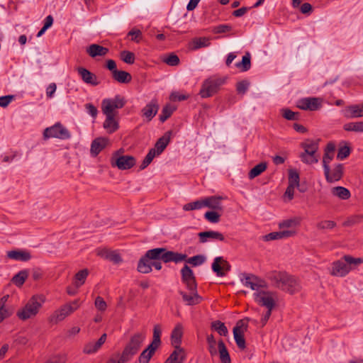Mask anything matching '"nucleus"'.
Masks as SVG:
<instances>
[{
    "label": "nucleus",
    "instance_id": "1",
    "mask_svg": "<svg viewBox=\"0 0 363 363\" xmlns=\"http://www.w3.org/2000/svg\"><path fill=\"white\" fill-rule=\"evenodd\" d=\"M186 258V254L167 250L164 247H157L147 250L138 262L137 270L142 274H148L152 271V260H162L164 263L174 262L178 263Z\"/></svg>",
    "mask_w": 363,
    "mask_h": 363
},
{
    "label": "nucleus",
    "instance_id": "2",
    "mask_svg": "<svg viewBox=\"0 0 363 363\" xmlns=\"http://www.w3.org/2000/svg\"><path fill=\"white\" fill-rule=\"evenodd\" d=\"M267 277L275 287L291 295L299 292L301 289L299 281L286 272H272L269 273Z\"/></svg>",
    "mask_w": 363,
    "mask_h": 363
},
{
    "label": "nucleus",
    "instance_id": "3",
    "mask_svg": "<svg viewBox=\"0 0 363 363\" xmlns=\"http://www.w3.org/2000/svg\"><path fill=\"white\" fill-rule=\"evenodd\" d=\"M362 263H363L362 258L345 255L340 259L333 263L331 274L340 277H345Z\"/></svg>",
    "mask_w": 363,
    "mask_h": 363
},
{
    "label": "nucleus",
    "instance_id": "4",
    "mask_svg": "<svg viewBox=\"0 0 363 363\" xmlns=\"http://www.w3.org/2000/svg\"><path fill=\"white\" fill-rule=\"evenodd\" d=\"M45 301V298L43 295H33L26 305L17 311L16 316L23 321L35 317Z\"/></svg>",
    "mask_w": 363,
    "mask_h": 363
},
{
    "label": "nucleus",
    "instance_id": "5",
    "mask_svg": "<svg viewBox=\"0 0 363 363\" xmlns=\"http://www.w3.org/2000/svg\"><path fill=\"white\" fill-rule=\"evenodd\" d=\"M145 338V333L140 332L135 333L131 335L128 342L122 352L121 362L119 363H125L130 360L140 350Z\"/></svg>",
    "mask_w": 363,
    "mask_h": 363
},
{
    "label": "nucleus",
    "instance_id": "6",
    "mask_svg": "<svg viewBox=\"0 0 363 363\" xmlns=\"http://www.w3.org/2000/svg\"><path fill=\"white\" fill-rule=\"evenodd\" d=\"M225 83V79L211 77L206 79L201 86L199 94L201 98H208L216 94L220 87Z\"/></svg>",
    "mask_w": 363,
    "mask_h": 363
},
{
    "label": "nucleus",
    "instance_id": "7",
    "mask_svg": "<svg viewBox=\"0 0 363 363\" xmlns=\"http://www.w3.org/2000/svg\"><path fill=\"white\" fill-rule=\"evenodd\" d=\"M43 137L45 140L51 138L67 140L70 138L71 134L61 123L57 122L53 125L46 128L43 131Z\"/></svg>",
    "mask_w": 363,
    "mask_h": 363
},
{
    "label": "nucleus",
    "instance_id": "8",
    "mask_svg": "<svg viewBox=\"0 0 363 363\" xmlns=\"http://www.w3.org/2000/svg\"><path fill=\"white\" fill-rule=\"evenodd\" d=\"M125 104V97L117 94L113 99H104L101 103V109L103 113L116 114L117 111L115 110L123 108Z\"/></svg>",
    "mask_w": 363,
    "mask_h": 363
},
{
    "label": "nucleus",
    "instance_id": "9",
    "mask_svg": "<svg viewBox=\"0 0 363 363\" xmlns=\"http://www.w3.org/2000/svg\"><path fill=\"white\" fill-rule=\"evenodd\" d=\"M249 319L239 320L236 325L233 328V336L237 346L240 350H244L246 347V342L244 336L245 332L247 329V322Z\"/></svg>",
    "mask_w": 363,
    "mask_h": 363
},
{
    "label": "nucleus",
    "instance_id": "10",
    "mask_svg": "<svg viewBox=\"0 0 363 363\" xmlns=\"http://www.w3.org/2000/svg\"><path fill=\"white\" fill-rule=\"evenodd\" d=\"M135 159L133 156L122 155L119 156L118 152H115L111 158V164L112 167H118L119 169L125 170L132 168L135 164Z\"/></svg>",
    "mask_w": 363,
    "mask_h": 363
},
{
    "label": "nucleus",
    "instance_id": "11",
    "mask_svg": "<svg viewBox=\"0 0 363 363\" xmlns=\"http://www.w3.org/2000/svg\"><path fill=\"white\" fill-rule=\"evenodd\" d=\"M182 281L186 285L189 291H196L197 283L193 270L187 265L181 269Z\"/></svg>",
    "mask_w": 363,
    "mask_h": 363
},
{
    "label": "nucleus",
    "instance_id": "12",
    "mask_svg": "<svg viewBox=\"0 0 363 363\" xmlns=\"http://www.w3.org/2000/svg\"><path fill=\"white\" fill-rule=\"evenodd\" d=\"M256 302L262 306H264L267 310H272L275 305V301L272 296V293L267 291H261L255 294Z\"/></svg>",
    "mask_w": 363,
    "mask_h": 363
},
{
    "label": "nucleus",
    "instance_id": "13",
    "mask_svg": "<svg viewBox=\"0 0 363 363\" xmlns=\"http://www.w3.org/2000/svg\"><path fill=\"white\" fill-rule=\"evenodd\" d=\"M212 270L218 277H224L231 269L230 263L223 257H217L212 263Z\"/></svg>",
    "mask_w": 363,
    "mask_h": 363
},
{
    "label": "nucleus",
    "instance_id": "14",
    "mask_svg": "<svg viewBox=\"0 0 363 363\" xmlns=\"http://www.w3.org/2000/svg\"><path fill=\"white\" fill-rule=\"evenodd\" d=\"M321 102L322 100L319 98H303L298 101L297 107L305 111H317L321 108Z\"/></svg>",
    "mask_w": 363,
    "mask_h": 363
},
{
    "label": "nucleus",
    "instance_id": "15",
    "mask_svg": "<svg viewBox=\"0 0 363 363\" xmlns=\"http://www.w3.org/2000/svg\"><path fill=\"white\" fill-rule=\"evenodd\" d=\"M183 336V326L181 323H177L171 333V342L172 346L179 350L180 352H184V349L180 347L182 338Z\"/></svg>",
    "mask_w": 363,
    "mask_h": 363
},
{
    "label": "nucleus",
    "instance_id": "16",
    "mask_svg": "<svg viewBox=\"0 0 363 363\" xmlns=\"http://www.w3.org/2000/svg\"><path fill=\"white\" fill-rule=\"evenodd\" d=\"M344 166L342 164H337L330 172V167H328V173L324 172L325 179L329 183L337 182L343 177Z\"/></svg>",
    "mask_w": 363,
    "mask_h": 363
},
{
    "label": "nucleus",
    "instance_id": "17",
    "mask_svg": "<svg viewBox=\"0 0 363 363\" xmlns=\"http://www.w3.org/2000/svg\"><path fill=\"white\" fill-rule=\"evenodd\" d=\"M242 276L243 278L241 279V281L245 286L250 287L252 290H258L259 288L264 287V285L262 284L263 281L258 277L245 273Z\"/></svg>",
    "mask_w": 363,
    "mask_h": 363
},
{
    "label": "nucleus",
    "instance_id": "18",
    "mask_svg": "<svg viewBox=\"0 0 363 363\" xmlns=\"http://www.w3.org/2000/svg\"><path fill=\"white\" fill-rule=\"evenodd\" d=\"M159 110V104L157 99H152L141 111L143 116L145 117L147 121H150L157 114Z\"/></svg>",
    "mask_w": 363,
    "mask_h": 363
},
{
    "label": "nucleus",
    "instance_id": "19",
    "mask_svg": "<svg viewBox=\"0 0 363 363\" xmlns=\"http://www.w3.org/2000/svg\"><path fill=\"white\" fill-rule=\"evenodd\" d=\"M106 115V120L104 122L103 127L109 134L115 133L119 128L118 121L115 118L116 114L103 113Z\"/></svg>",
    "mask_w": 363,
    "mask_h": 363
},
{
    "label": "nucleus",
    "instance_id": "20",
    "mask_svg": "<svg viewBox=\"0 0 363 363\" xmlns=\"http://www.w3.org/2000/svg\"><path fill=\"white\" fill-rule=\"evenodd\" d=\"M77 69L84 83L91 84L92 86H97L99 84L96 74L91 72L87 69L79 67Z\"/></svg>",
    "mask_w": 363,
    "mask_h": 363
},
{
    "label": "nucleus",
    "instance_id": "21",
    "mask_svg": "<svg viewBox=\"0 0 363 363\" xmlns=\"http://www.w3.org/2000/svg\"><path fill=\"white\" fill-rule=\"evenodd\" d=\"M190 294H188L183 291H179V294L182 296V300L188 306H194L200 303L202 301V297L199 295L197 289L196 291H189Z\"/></svg>",
    "mask_w": 363,
    "mask_h": 363
},
{
    "label": "nucleus",
    "instance_id": "22",
    "mask_svg": "<svg viewBox=\"0 0 363 363\" xmlns=\"http://www.w3.org/2000/svg\"><path fill=\"white\" fill-rule=\"evenodd\" d=\"M7 257L16 260V261H21V262H28L29 261L32 256L30 252L27 250H14L8 251L6 253Z\"/></svg>",
    "mask_w": 363,
    "mask_h": 363
},
{
    "label": "nucleus",
    "instance_id": "23",
    "mask_svg": "<svg viewBox=\"0 0 363 363\" xmlns=\"http://www.w3.org/2000/svg\"><path fill=\"white\" fill-rule=\"evenodd\" d=\"M72 313V307L69 305L65 304L60 309L55 311L51 316V321H55V323L62 321Z\"/></svg>",
    "mask_w": 363,
    "mask_h": 363
},
{
    "label": "nucleus",
    "instance_id": "24",
    "mask_svg": "<svg viewBox=\"0 0 363 363\" xmlns=\"http://www.w3.org/2000/svg\"><path fill=\"white\" fill-rule=\"evenodd\" d=\"M223 199L222 196H212L203 199L204 205L206 207L211 208L218 211H223V207L221 205L220 201Z\"/></svg>",
    "mask_w": 363,
    "mask_h": 363
},
{
    "label": "nucleus",
    "instance_id": "25",
    "mask_svg": "<svg viewBox=\"0 0 363 363\" xmlns=\"http://www.w3.org/2000/svg\"><path fill=\"white\" fill-rule=\"evenodd\" d=\"M172 135V130L167 131L164 135L160 138L156 143L155 144V148L156 150L157 155H160L168 145L170 142V138Z\"/></svg>",
    "mask_w": 363,
    "mask_h": 363
},
{
    "label": "nucleus",
    "instance_id": "26",
    "mask_svg": "<svg viewBox=\"0 0 363 363\" xmlns=\"http://www.w3.org/2000/svg\"><path fill=\"white\" fill-rule=\"evenodd\" d=\"M198 235L199 238V241L201 243L206 242L208 241V238L216 239L220 241L225 240V237L223 236V235L217 231H212V230L203 231V232L199 233L198 234Z\"/></svg>",
    "mask_w": 363,
    "mask_h": 363
},
{
    "label": "nucleus",
    "instance_id": "27",
    "mask_svg": "<svg viewBox=\"0 0 363 363\" xmlns=\"http://www.w3.org/2000/svg\"><path fill=\"white\" fill-rule=\"evenodd\" d=\"M344 116L347 118H354L363 116L362 106L360 105H351L344 110Z\"/></svg>",
    "mask_w": 363,
    "mask_h": 363
},
{
    "label": "nucleus",
    "instance_id": "28",
    "mask_svg": "<svg viewBox=\"0 0 363 363\" xmlns=\"http://www.w3.org/2000/svg\"><path fill=\"white\" fill-rule=\"evenodd\" d=\"M108 139L105 138H97L94 139L91 145V152L96 156L107 145Z\"/></svg>",
    "mask_w": 363,
    "mask_h": 363
},
{
    "label": "nucleus",
    "instance_id": "29",
    "mask_svg": "<svg viewBox=\"0 0 363 363\" xmlns=\"http://www.w3.org/2000/svg\"><path fill=\"white\" fill-rule=\"evenodd\" d=\"M86 52L91 57L105 56L108 52V49L98 44H92L87 48Z\"/></svg>",
    "mask_w": 363,
    "mask_h": 363
},
{
    "label": "nucleus",
    "instance_id": "30",
    "mask_svg": "<svg viewBox=\"0 0 363 363\" xmlns=\"http://www.w3.org/2000/svg\"><path fill=\"white\" fill-rule=\"evenodd\" d=\"M112 77L115 81L121 84H128L132 80L131 74L123 70H115L112 74Z\"/></svg>",
    "mask_w": 363,
    "mask_h": 363
},
{
    "label": "nucleus",
    "instance_id": "31",
    "mask_svg": "<svg viewBox=\"0 0 363 363\" xmlns=\"http://www.w3.org/2000/svg\"><path fill=\"white\" fill-rule=\"evenodd\" d=\"M218 347L221 363H231L230 354L223 340H218Z\"/></svg>",
    "mask_w": 363,
    "mask_h": 363
},
{
    "label": "nucleus",
    "instance_id": "32",
    "mask_svg": "<svg viewBox=\"0 0 363 363\" xmlns=\"http://www.w3.org/2000/svg\"><path fill=\"white\" fill-rule=\"evenodd\" d=\"M89 270L87 269H84L79 271L77 274H75L72 284L76 286L77 287H80L82 286L89 275Z\"/></svg>",
    "mask_w": 363,
    "mask_h": 363
},
{
    "label": "nucleus",
    "instance_id": "33",
    "mask_svg": "<svg viewBox=\"0 0 363 363\" xmlns=\"http://www.w3.org/2000/svg\"><path fill=\"white\" fill-rule=\"evenodd\" d=\"M331 193L333 196L338 197L342 200L349 199L351 196L350 191L345 187L336 186L331 189Z\"/></svg>",
    "mask_w": 363,
    "mask_h": 363
},
{
    "label": "nucleus",
    "instance_id": "34",
    "mask_svg": "<svg viewBox=\"0 0 363 363\" xmlns=\"http://www.w3.org/2000/svg\"><path fill=\"white\" fill-rule=\"evenodd\" d=\"M28 277V271L27 269L21 270L11 279V281L16 286L21 287L23 285Z\"/></svg>",
    "mask_w": 363,
    "mask_h": 363
},
{
    "label": "nucleus",
    "instance_id": "35",
    "mask_svg": "<svg viewBox=\"0 0 363 363\" xmlns=\"http://www.w3.org/2000/svg\"><path fill=\"white\" fill-rule=\"evenodd\" d=\"M157 350L151 347L150 346H147L146 349H145L140 354L138 357L139 363H149L150 359L155 353Z\"/></svg>",
    "mask_w": 363,
    "mask_h": 363
},
{
    "label": "nucleus",
    "instance_id": "36",
    "mask_svg": "<svg viewBox=\"0 0 363 363\" xmlns=\"http://www.w3.org/2000/svg\"><path fill=\"white\" fill-rule=\"evenodd\" d=\"M208 39L206 38H195L189 43V48L196 50L209 45Z\"/></svg>",
    "mask_w": 363,
    "mask_h": 363
},
{
    "label": "nucleus",
    "instance_id": "37",
    "mask_svg": "<svg viewBox=\"0 0 363 363\" xmlns=\"http://www.w3.org/2000/svg\"><path fill=\"white\" fill-rule=\"evenodd\" d=\"M185 359V354L175 349L164 363H182Z\"/></svg>",
    "mask_w": 363,
    "mask_h": 363
},
{
    "label": "nucleus",
    "instance_id": "38",
    "mask_svg": "<svg viewBox=\"0 0 363 363\" xmlns=\"http://www.w3.org/2000/svg\"><path fill=\"white\" fill-rule=\"evenodd\" d=\"M185 359V354L175 349L164 363H182Z\"/></svg>",
    "mask_w": 363,
    "mask_h": 363
},
{
    "label": "nucleus",
    "instance_id": "39",
    "mask_svg": "<svg viewBox=\"0 0 363 363\" xmlns=\"http://www.w3.org/2000/svg\"><path fill=\"white\" fill-rule=\"evenodd\" d=\"M102 256L106 259L112 262L113 264H120L123 262L121 255L117 251L105 250Z\"/></svg>",
    "mask_w": 363,
    "mask_h": 363
},
{
    "label": "nucleus",
    "instance_id": "40",
    "mask_svg": "<svg viewBox=\"0 0 363 363\" xmlns=\"http://www.w3.org/2000/svg\"><path fill=\"white\" fill-rule=\"evenodd\" d=\"M161 334L162 331L160 329V326L159 325H156L154 326L153 329V338L151 343L149 345L151 347H153L156 350L161 345Z\"/></svg>",
    "mask_w": 363,
    "mask_h": 363
},
{
    "label": "nucleus",
    "instance_id": "41",
    "mask_svg": "<svg viewBox=\"0 0 363 363\" xmlns=\"http://www.w3.org/2000/svg\"><path fill=\"white\" fill-rule=\"evenodd\" d=\"M267 167V162H260L255 165L253 168H252L248 174V177L250 179H252L259 175H260L262 172H264Z\"/></svg>",
    "mask_w": 363,
    "mask_h": 363
},
{
    "label": "nucleus",
    "instance_id": "42",
    "mask_svg": "<svg viewBox=\"0 0 363 363\" xmlns=\"http://www.w3.org/2000/svg\"><path fill=\"white\" fill-rule=\"evenodd\" d=\"M211 328L218 332V333L222 336H226L228 333V328L225 323L220 320L212 322L211 324Z\"/></svg>",
    "mask_w": 363,
    "mask_h": 363
},
{
    "label": "nucleus",
    "instance_id": "43",
    "mask_svg": "<svg viewBox=\"0 0 363 363\" xmlns=\"http://www.w3.org/2000/svg\"><path fill=\"white\" fill-rule=\"evenodd\" d=\"M235 66L240 68L241 71L246 72L251 67V57L249 52H247L242 58V61L236 63Z\"/></svg>",
    "mask_w": 363,
    "mask_h": 363
},
{
    "label": "nucleus",
    "instance_id": "44",
    "mask_svg": "<svg viewBox=\"0 0 363 363\" xmlns=\"http://www.w3.org/2000/svg\"><path fill=\"white\" fill-rule=\"evenodd\" d=\"M343 128L346 131L363 132V121L345 123Z\"/></svg>",
    "mask_w": 363,
    "mask_h": 363
},
{
    "label": "nucleus",
    "instance_id": "45",
    "mask_svg": "<svg viewBox=\"0 0 363 363\" xmlns=\"http://www.w3.org/2000/svg\"><path fill=\"white\" fill-rule=\"evenodd\" d=\"M175 108L169 105H166L162 108V113L160 115V121L162 123L166 121L173 113Z\"/></svg>",
    "mask_w": 363,
    "mask_h": 363
},
{
    "label": "nucleus",
    "instance_id": "46",
    "mask_svg": "<svg viewBox=\"0 0 363 363\" xmlns=\"http://www.w3.org/2000/svg\"><path fill=\"white\" fill-rule=\"evenodd\" d=\"M184 261H186L187 263L196 267L204 263L206 257L203 255H197L189 258L186 257Z\"/></svg>",
    "mask_w": 363,
    "mask_h": 363
},
{
    "label": "nucleus",
    "instance_id": "47",
    "mask_svg": "<svg viewBox=\"0 0 363 363\" xmlns=\"http://www.w3.org/2000/svg\"><path fill=\"white\" fill-rule=\"evenodd\" d=\"M204 200H197L194 202L188 203L183 206V210L186 211L200 209L204 207Z\"/></svg>",
    "mask_w": 363,
    "mask_h": 363
},
{
    "label": "nucleus",
    "instance_id": "48",
    "mask_svg": "<svg viewBox=\"0 0 363 363\" xmlns=\"http://www.w3.org/2000/svg\"><path fill=\"white\" fill-rule=\"evenodd\" d=\"M300 177L298 172L295 169L289 170V184L299 187Z\"/></svg>",
    "mask_w": 363,
    "mask_h": 363
},
{
    "label": "nucleus",
    "instance_id": "49",
    "mask_svg": "<svg viewBox=\"0 0 363 363\" xmlns=\"http://www.w3.org/2000/svg\"><path fill=\"white\" fill-rule=\"evenodd\" d=\"M281 111L282 116L286 120L298 121L300 118V113L298 112H294L289 108H283Z\"/></svg>",
    "mask_w": 363,
    "mask_h": 363
},
{
    "label": "nucleus",
    "instance_id": "50",
    "mask_svg": "<svg viewBox=\"0 0 363 363\" xmlns=\"http://www.w3.org/2000/svg\"><path fill=\"white\" fill-rule=\"evenodd\" d=\"M220 214L218 212V211H207L204 214V218L209 222L212 223H218L220 220Z\"/></svg>",
    "mask_w": 363,
    "mask_h": 363
},
{
    "label": "nucleus",
    "instance_id": "51",
    "mask_svg": "<svg viewBox=\"0 0 363 363\" xmlns=\"http://www.w3.org/2000/svg\"><path fill=\"white\" fill-rule=\"evenodd\" d=\"M122 60L129 65H132L135 62V55L130 51H122L121 53Z\"/></svg>",
    "mask_w": 363,
    "mask_h": 363
},
{
    "label": "nucleus",
    "instance_id": "52",
    "mask_svg": "<svg viewBox=\"0 0 363 363\" xmlns=\"http://www.w3.org/2000/svg\"><path fill=\"white\" fill-rule=\"evenodd\" d=\"M336 226V223L333 220H322L316 224L318 230L333 229Z\"/></svg>",
    "mask_w": 363,
    "mask_h": 363
},
{
    "label": "nucleus",
    "instance_id": "53",
    "mask_svg": "<svg viewBox=\"0 0 363 363\" xmlns=\"http://www.w3.org/2000/svg\"><path fill=\"white\" fill-rule=\"evenodd\" d=\"M232 30V26L227 24H220L214 26L212 29V32L215 34H220L228 33Z\"/></svg>",
    "mask_w": 363,
    "mask_h": 363
},
{
    "label": "nucleus",
    "instance_id": "54",
    "mask_svg": "<svg viewBox=\"0 0 363 363\" xmlns=\"http://www.w3.org/2000/svg\"><path fill=\"white\" fill-rule=\"evenodd\" d=\"M351 150L348 145H345L340 147L338 150L337 158L339 160H344L350 154Z\"/></svg>",
    "mask_w": 363,
    "mask_h": 363
},
{
    "label": "nucleus",
    "instance_id": "55",
    "mask_svg": "<svg viewBox=\"0 0 363 363\" xmlns=\"http://www.w3.org/2000/svg\"><path fill=\"white\" fill-rule=\"evenodd\" d=\"M250 86V82L247 80H242L237 83L236 91L238 94H244Z\"/></svg>",
    "mask_w": 363,
    "mask_h": 363
},
{
    "label": "nucleus",
    "instance_id": "56",
    "mask_svg": "<svg viewBox=\"0 0 363 363\" xmlns=\"http://www.w3.org/2000/svg\"><path fill=\"white\" fill-rule=\"evenodd\" d=\"M99 348V347H96L95 342H91L84 345L83 352L88 354L95 353Z\"/></svg>",
    "mask_w": 363,
    "mask_h": 363
},
{
    "label": "nucleus",
    "instance_id": "57",
    "mask_svg": "<svg viewBox=\"0 0 363 363\" xmlns=\"http://www.w3.org/2000/svg\"><path fill=\"white\" fill-rule=\"evenodd\" d=\"M334 157V154H329L328 152H324L323 157V167L324 172H328V167H330L329 164L333 160Z\"/></svg>",
    "mask_w": 363,
    "mask_h": 363
},
{
    "label": "nucleus",
    "instance_id": "58",
    "mask_svg": "<svg viewBox=\"0 0 363 363\" xmlns=\"http://www.w3.org/2000/svg\"><path fill=\"white\" fill-rule=\"evenodd\" d=\"M164 62L170 66H177L179 64L180 60L177 55L171 53L164 60Z\"/></svg>",
    "mask_w": 363,
    "mask_h": 363
},
{
    "label": "nucleus",
    "instance_id": "59",
    "mask_svg": "<svg viewBox=\"0 0 363 363\" xmlns=\"http://www.w3.org/2000/svg\"><path fill=\"white\" fill-rule=\"evenodd\" d=\"M189 98V95L182 94L178 91H173L169 96V99L172 101H182L186 100Z\"/></svg>",
    "mask_w": 363,
    "mask_h": 363
},
{
    "label": "nucleus",
    "instance_id": "60",
    "mask_svg": "<svg viewBox=\"0 0 363 363\" xmlns=\"http://www.w3.org/2000/svg\"><path fill=\"white\" fill-rule=\"evenodd\" d=\"M94 305L96 308L100 311H105L107 308V304L104 298L101 296H97L95 299Z\"/></svg>",
    "mask_w": 363,
    "mask_h": 363
},
{
    "label": "nucleus",
    "instance_id": "61",
    "mask_svg": "<svg viewBox=\"0 0 363 363\" xmlns=\"http://www.w3.org/2000/svg\"><path fill=\"white\" fill-rule=\"evenodd\" d=\"M318 145L317 144H313L312 145V149L311 150H305L303 152H302L300 155V157H305L306 156H311V159L315 156V152L318 150Z\"/></svg>",
    "mask_w": 363,
    "mask_h": 363
},
{
    "label": "nucleus",
    "instance_id": "62",
    "mask_svg": "<svg viewBox=\"0 0 363 363\" xmlns=\"http://www.w3.org/2000/svg\"><path fill=\"white\" fill-rule=\"evenodd\" d=\"M298 221L296 219H288L283 220L279 223V228H291L292 226H296L298 224Z\"/></svg>",
    "mask_w": 363,
    "mask_h": 363
},
{
    "label": "nucleus",
    "instance_id": "63",
    "mask_svg": "<svg viewBox=\"0 0 363 363\" xmlns=\"http://www.w3.org/2000/svg\"><path fill=\"white\" fill-rule=\"evenodd\" d=\"M128 35L133 36L131 39L133 41L139 43L141 38L142 33L138 29H132L128 32Z\"/></svg>",
    "mask_w": 363,
    "mask_h": 363
},
{
    "label": "nucleus",
    "instance_id": "64",
    "mask_svg": "<svg viewBox=\"0 0 363 363\" xmlns=\"http://www.w3.org/2000/svg\"><path fill=\"white\" fill-rule=\"evenodd\" d=\"M281 239V235H280L279 232H272L267 235H265L263 236V240L264 241H270V240H279Z\"/></svg>",
    "mask_w": 363,
    "mask_h": 363
}]
</instances>
